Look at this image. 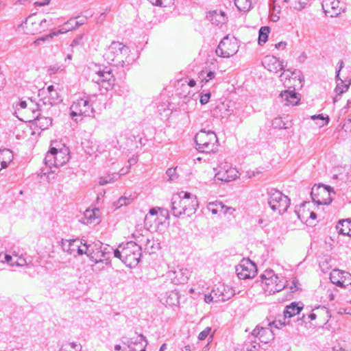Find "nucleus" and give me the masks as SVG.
Returning a JSON list of instances; mask_svg holds the SVG:
<instances>
[{
    "instance_id": "24",
    "label": "nucleus",
    "mask_w": 351,
    "mask_h": 351,
    "mask_svg": "<svg viewBox=\"0 0 351 351\" xmlns=\"http://www.w3.org/2000/svg\"><path fill=\"white\" fill-rule=\"evenodd\" d=\"M158 298L160 302L166 306H173L179 304L178 293L174 291L160 293Z\"/></svg>"
},
{
    "instance_id": "35",
    "label": "nucleus",
    "mask_w": 351,
    "mask_h": 351,
    "mask_svg": "<svg viewBox=\"0 0 351 351\" xmlns=\"http://www.w3.org/2000/svg\"><path fill=\"white\" fill-rule=\"evenodd\" d=\"M287 4V7L296 10H302L307 3V0H283Z\"/></svg>"
},
{
    "instance_id": "40",
    "label": "nucleus",
    "mask_w": 351,
    "mask_h": 351,
    "mask_svg": "<svg viewBox=\"0 0 351 351\" xmlns=\"http://www.w3.org/2000/svg\"><path fill=\"white\" fill-rule=\"evenodd\" d=\"M117 180H118L117 174H116V173L109 174V175L101 177L99 178V185L102 186V185H105L108 183H112L114 181H116Z\"/></svg>"
},
{
    "instance_id": "41",
    "label": "nucleus",
    "mask_w": 351,
    "mask_h": 351,
    "mask_svg": "<svg viewBox=\"0 0 351 351\" xmlns=\"http://www.w3.org/2000/svg\"><path fill=\"white\" fill-rule=\"evenodd\" d=\"M53 152H54V156H56V158L58 160H64L65 158V163L69 160L68 150L66 149H58L55 147H53Z\"/></svg>"
},
{
    "instance_id": "12",
    "label": "nucleus",
    "mask_w": 351,
    "mask_h": 351,
    "mask_svg": "<svg viewBox=\"0 0 351 351\" xmlns=\"http://www.w3.org/2000/svg\"><path fill=\"white\" fill-rule=\"evenodd\" d=\"M236 272L240 279L252 278L257 272L256 265L249 258H243L236 267Z\"/></svg>"
},
{
    "instance_id": "8",
    "label": "nucleus",
    "mask_w": 351,
    "mask_h": 351,
    "mask_svg": "<svg viewBox=\"0 0 351 351\" xmlns=\"http://www.w3.org/2000/svg\"><path fill=\"white\" fill-rule=\"evenodd\" d=\"M71 117L75 116L93 117L95 110L90 104L88 99L81 98L73 101L71 108Z\"/></svg>"
},
{
    "instance_id": "44",
    "label": "nucleus",
    "mask_w": 351,
    "mask_h": 351,
    "mask_svg": "<svg viewBox=\"0 0 351 351\" xmlns=\"http://www.w3.org/2000/svg\"><path fill=\"white\" fill-rule=\"evenodd\" d=\"M200 75L202 77V81L207 83L210 80H213V78H215V73L214 71H202L200 73Z\"/></svg>"
},
{
    "instance_id": "59",
    "label": "nucleus",
    "mask_w": 351,
    "mask_h": 351,
    "mask_svg": "<svg viewBox=\"0 0 351 351\" xmlns=\"http://www.w3.org/2000/svg\"><path fill=\"white\" fill-rule=\"evenodd\" d=\"M162 1L163 3L162 7H168L174 4V0H162Z\"/></svg>"
},
{
    "instance_id": "54",
    "label": "nucleus",
    "mask_w": 351,
    "mask_h": 351,
    "mask_svg": "<svg viewBox=\"0 0 351 351\" xmlns=\"http://www.w3.org/2000/svg\"><path fill=\"white\" fill-rule=\"evenodd\" d=\"M209 205L210 206H215V208H217V210L220 212L225 208V205L221 202L210 203Z\"/></svg>"
},
{
    "instance_id": "48",
    "label": "nucleus",
    "mask_w": 351,
    "mask_h": 351,
    "mask_svg": "<svg viewBox=\"0 0 351 351\" xmlns=\"http://www.w3.org/2000/svg\"><path fill=\"white\" fill-rule=\"evenodd\" d=\"M166 174L169 177V180H174L178 178L176 170L173 168H169L166 171Z\"/></svg>"
},
{
    "instance_id": "21",
    "label": "nucleus",
    "mask_w": 351,
    "mask_h": 351,
    "mask_svg": "<svg viewBox=\"0 0 351 351\" xmlns=\"http://www.w3.org/2000/svg\"><path fill=\"white\" fill-rule=\"evenodd\" d=\"M32 110L33 118L34 124L40 129L44 130L47 129L52 123V119L49 117H45L38 113V108L34 109L33 107H29Z\"/></svg>"
},
{
    "instance_id": "64",
    "label": "nucleus",
    "mask_w": 351,
    "mask_h": 351,
    "mask_svg": "<svg viewBox=\"0 0 351 351\" xmlns=\"http://www.w3.org/2000/svg\"><path fill=\"white\" fill-rule=\"evenodd\" d=\"M106 14L104 12L101 13L99 16L97 18V23H101L105 20Z\"/></svg>"
},
{
    "instance_id": "36",
    "label": "nucleus",
    "mask_w": 351,
    "mask_h": 351,
    "mask_svg": "<svg viewBox=\"0 0 351 351\" xmlns=\"http://www.w3.org/2000/svg\"><path fill=\"white\" fill-rule=\"evenodd\" d=\"M350 82L348 84H345L343 80H341L340 83H338L335 91L336 95L334 97V103L337 102L339 99L341 94L346 92L350 86Z\"/></svg>"
},
{
    "instance_id": "52",
    "label": "nucleus",
    "mask_w": 351,
    "mask_h": 351,
    "mask_svg": "<svg viewBox=\"0 0 351 351\" xmlns=\"http://www.w3.org/2000/svg\"><path fill=\"white\" fill-rule=\"evenodd\" d=\"M131 200L132 199L130 198H128L126 197H121L118 200V204L119 206H125L130 204Z\"/></svg>"
},
{
    "instance_id": "25",
    "label": "nucleus",
    "mask_w": 351,
    "mask_h": 351,
    "mask_svg": "<svg viewBox=\"0 0 351 351\" xmlns=\"http://www.w3.org/2000/svg\"><path fill=\"white\" fill-rule=\"evenodd\" d=\"M265 68L272 73H278L283 69L281 62L274 56H266L263 62Z\"/></svg>"
},
{
    "instance_id": "38",
    "label": "nucleus",
    "mask_w": 351,
    "mask_h": 351,
    "mask_svg": "<svg viewBox=\"0 0 351 351\" xmlns=\"http://www.w3.org/2000/svg\"><path fill=\"white\" fill-rule=\"evenodd\" d=\"M73 29H75V27L73 25H71V27H66L64 25L63 27H62L57 32H53L49 35L46 36L45 37L41 38L40 40L45 41L47 38H52L53 36H57L60 34H64L67 32L71 31Z\"/></svg>"
},
{
    "instance_id": "61",
    "label": "nucleus",
    "mask_w": 351,
    "mask_h": 351,
    "mask_svg": "<svg viewBox=\"0 0 351 351\" xmlns=\"http://www.w3.org/2000/svg\"><path fill=\"white\" fill-rule=\"evenodd\" d=\"M287 46L286 42H280L275 45V47L278 49H284Z\"/></svg>"
},
{
    "instance_id": "5",
    "label": "nucleus",
    "mask_w": 351,
    "mask_h": 351,
    "mask_svg": "<svg viewBox=\"0 0 351 351\" xmlns=\"http://www.w3.org/2000/svg\"><path fill=\"white\" fill-rule=\"evenodd\" d=\"M90 77L93 82L101 85L106 90L110 89L114 82V75L108 67L95 65L90 70Z\"/></svg>"
},
{
    "instance_id": "32",
    "label": "nucleus",
    "mask_w": 351,
    "mask_h": 351,
    "mask_svg": "<svg viewBox=\"0 0 351 351\" xmlns=\"http://www.w3.org/2000/svg\"><path fill=\"white\" fill-rule=\"evenodd\" d=\"M302 309V306H300L298 304L295 302H292L289 306H287L284 311L285 318H290L299 314Z\"/></svg>"
},
{
    "instance_id": "10",
    "label": "nucleus",
    "mask_w": 351,
    "mask_h": 351,
    "mask_svg": "<svg viewBox=\"0 0 351 351\" xmlns=\"http://www.w3.org/2000/svg\"><path fill=\"white\" fill-rule=\"evenodd\" d=\"M215 178L218 180L228 182L239 177V171L227 162H221L217 169Z\"/></svg>"
},
{
    "instance_id": "56",
    "label": "nucleus",
    "mask_w": 351,
    "mask_h": 351,
    "mask_svg": "<svg viewBox=\"0 0 351 351\" xmlns=\"http://www.w3.org/2000/svg\"><path fill=\"white\" fill-rule=\"evenodd\" d=\"M82 36H80L79 37H77V38L74 39L71 44V46L72 47H74L77 45H82Z\"/></svg>"
},
{
    "instance_id": "23",
    "label": "nucleus",
    "mask_w": 351,
    "mask_h": 351,
    "mask_svg": "<svg viewBox=\"0 0 351 351\" xmlns=\"http://www.w3.org/2000/svg\"><path fill=\"white\" fill-rule=\"evenodd\" d=\"M299 95H300L298 93H295V89H293L282 92L280 95V97L281 98L282 101L284 102L285 105L295 106L297 105L300 100Z\"/></svg>"
},
{
    "instance_id": "43",
    "label": "nucleus",
    "mask_w": 351,
    "mask_h": 351,
    "mask_svg": "<svg viewBox=\"0 0 351 351\" xmlns=\"http://www.w3.org/2000/svg\"><path fill=\"white\" fill-rule=\"evenodd\" d=\"M272 125L274 128L278 129H287L289 126L284 122L282 118H276L272 121Z\"/></svg>"
},
{
    "instance_id": "11",
    "label": "nucleus",
    "mask_w": 351,
    "mask_h": 351,
    "mask_svg": "<svg viewBox=\"0 0 351 351\" xmlns=\"http://www.w3.org/2000/svg\"><path fill=\"white\" fill-rule=\"evenodd\" d=\"M132 237L134 239L132 243L138 245L141 250L143 248L145 251H147L149 254L155 253L160 248L159 243L145 236L138 230L132 234Z\"/></svg>"
},
{
    "instance_id": "50",
    "label": "nucleus",
    "mask_w": 351,
    "mask_h": 351,
    "mask_svg": "<svg viewBox=\"0 0 351 351\" xmlns=\"http://www.w3.org/2000/svg\"><path fill=\"white\" fill-rule=\"evenodd\" d=\"M211 332V328L210 327H206L204 330H202L198 335V339L199 340H204L208 335Z\"/></svg>"
},
{
    "instance_id": "17",
    "label": "nucleus",
    "mask_w": 351,
    "mask_h": 351,
    "mask_svg": "<svg viewBox=\"0 0 351 351\" xmlns=\"http://www.w3.org/2000/svg\"><path fill=\"white\" fill-rule=\"evenodd\" d=\"M167 276L171 280V283L175 285L184 284L189 279V271L186 268L178 267L175 270L169 271Z\"/></svg>"
},
{
    "instance_id": "57",
    "label": "nucleus",
    "mask_w": 351,
    "mask_h": 351,
    "mask_svg": "<svg viewBox=\"0 0 351 351\" xmlns=\"http://www.w3.org/2000/svg\"><path fill=\"white\" fill-rule=\"evenodd\" d=\"M130 166L125 167V168H122L119 173H117V176H118V179L120 178V176H123V175H125L126 173H128L130 171Z\"/></svg>"
},
{
    "instance_id": "63",
    "label": "nucleus",
    "mask_w": 351,
    "mask_h": 351,
    "mask_svg": "<svg viewBox=\"0 0 351 351\" xmlns=\"http://www.w3.org/2000/svg\"><path fill=\"white\" fill-rule=\"evenodd\" d=\"M27 264V261L25 258H19V260L16 262V265L19 266H23Z\"/></svg>"
},
{
    "instance_id": "46",
    "label": "nucleus",
    "mask_w": 351,
    "mask_h": 351,
    "mask_svg": "<svg viewBox=\"0 0 351 351\" xmlns=\"http://www.w3.org/2000/svg\"><path fill=\"white\" fill-rule=\"evenodd\" d=\"M88 246H94L93 247V255L94 257H97V253L99 251V249L102 248V243L100 241L94 242L93 243L88 244Z\"/></svg>"
},
{
    "instance_id": "13",
    "label": "nucleus",
    "mask_w": 351,
    "mask_h": 351,
    "mask_svg": "<svg viewBox=\"0 0 351 351\" xmlns=\"http://www.w3.org/2000/svg\"><path fill=\"white\" fill-rule=\"evenodd\" d=\"M332 284L339 287H346L351 285V274L339 269H333L330 275Z\"/></svg>"
},
{
    "instance_id": "62",
    "label": "nucleus",
    "mask_w": 351,
    "mask_h": 351,
    "mask_svg": "<svg viewBox=\"0 0 351 351\" xmlns=\"http://www.w3.org/2000/svg\"><path fill=\"white\" fill-rule=\"evenodd\" d=\"M50 1H51V0H44V1H43V2L37 1V2L34 3V5L36 6H44V5L49 4Z\"/></svg>"
},
{
    "instance_id": "9",
    "label": "nucleus",
    "mask_w": 351,
    "mask_h": 351,
    "mask_svg": "<svg viewBox=\"0 0 351 351\" xmlns=\"http://www.w3.org/2000/svg\"><path fill=\"white\" fill-rule=\"evenodd\" d=\"M238 51L236 39H230L228 36H225L219 43L215 53L218 56L229 58L234 55Z\"/></svg>"
},
{
    "instance_id": "6",
    "label": "nucleus",
    "mask_w": 351,
    "mask_h": 351,
    "mask_svg": "<svg viewBox=\"0 0 351 351\" xmlns=\"http://www.w3.org/2000/svg\"><path fill=\"white\" fill-rule=\"evenodd\" d=\"M332 194H335L333 188L323 184L314 185L311 193L313 202L317 205H328L331 203L333 199Z\"/></svg>"
},
{
    "instance_id": "60",
    "label": "nucleus",
    "mask_w": 351,
    "mask_h": 351,
    "mask_svg": "<svg viewBox=\"0 0 351 351\" xmlns=\"http://www.w3.org/2000/svg\"><path fill=\"white\" fill-rule=\"evenodd\" d=\"M152 5L162 7L163 3L162 0H148Z\"/></svg>"
},
{
    "instance_id": "33",
    "label": "nucleus",
    "mask_w": 351,
    "mask_h": 351,
    "mask_svg": "<svg viewBox=\"0 0 351 351\" xmlns=\"http://www.w3.org/2000/svg\"><path fill=\"white\" fill-rule=\"evenodd\" d=\"M61 101L60 98L58 93L56 91H52L51 93H48L47 97H45L43 99V104L45 105H51L53 106L57 104Z\"/></svg>"
},
{
    "instance_id": "27",
    "label": "nucleus",
    "mask_w": 351,
    "mask_h": 351,
    "mask_svg": "<svg viewBox=\"0 0 351 351\" xmlns=\"http://www.w3.org/2000/svg\"><path fill=\"white\" fill-rule=\"evenodd\" d=\"M56 157V156H54V152H53V147H51V149L47 153L46 156L45 158V162L46 165L49 166V168H51L52 166L59 167L62 166L64 164H65V159L58 160Z\"/></svg>"
},
{
    "instance_id": "3",
    "label": "nucleus",
    "mask_w": 351,
    "mask_h": 351,
    "mask_svg": "<svg viewBox=\"0 0 351 351\" xmlns=\"http://www.w3.org/2000/svg\"><path fill=\"white\" fill-rule=\"evenodd\" d=\"M197 149L205 153L215 152L218 149V139L214 132L200 130L195 136Z\"/></svg>"
},
{
    "instance_id": "42",
    "label": "nucleus",
    "mask_w": 351,
    "mask_h": 351,
    "mask_svg": "<svg viewBox=\"0 0 351 351\" xmlns=\"http://www.w3.org/2000/svg\"><path fill=\"white\" fill-rule=\"evenodd\" d=\"M311 119L318 120L319 122L317 124L320 128L327 125L329 122L328 117H324L322 114L313 115L311 117Z\"/></svg>"
},
{
    "instance_id": "58",
    "label": "nucleus",
    "mask_w": 351,
    "mask_h": 351,
    "mask_svg": "<svg viewBox=\"0 0 351 351\" xmlns=\"http://www.w3.org/2000/svg\"><path fill=\"white\" fill-rule=\"evenodd\" d=\"M298 280L295 278H293V281H292V286L290 287V289L292 291H294L295 290H298Z\"/></svg>"
},
{
    "instance_id": "7",
    "label": "nucleus",
    "mask_w": 351,
    "mask_h": 351,
    "mask_svg": "<svg viewBox=\"0 0 351 351\" xmlns=\"http://www.w3.org/2000/svg\"><path fill=\"white\" fill-rule=\"evenodd\" d=\"M268 204L274 212L282 214L289 208L290 199L280 191L271 189L269 193Z\"/></svg>"
},
{
    "instance_id": "1",
    "label": "nucleus",
    "mask_w": 351,
    "mask_h": 351,
    "mask_svg": "<svg viewBox=\"0 0 351 351\" xmlns=\"http://www.w3.org/2000/svg\"><path fill=\"white\" fill-rule=\"evenodd\" d=\"M142 255L141 249L132 241L125 245H120L114 250V256L119 258L127 267H134L140 262Z\"/></svg>"
},
{
    "instance_id": "55",
    "label": "nucleus",
    "mask_w": 351,
    "mask_h": 351,
    "mask_svg": "<svg viewBox=\"0 0 351 351\" xmlns=\"http://www.w3.org/2000/svg\"><path fill=\"white\" fill-rule=\"evenodd\" d=\"M285 323H282L280 320H275L271 323L269 324L270 327H274L276 328H280L282 326H284Z\"/></svg>"
},
{
    "instance_id": "2",
    "label": "nucleus",
    "mask_w": 351,
    "mask_h": 351,
    "mask_svg": "<svg viewBox=\"0 0 351 351\" xmlns=\"http://www.w3.org/2000/svg\"><path fill=\"white\" fill-rule=\"evenodd\" d=\"M130 49L122 43L113 41L106 50L104 58L107 62L123 67L129 56Z\"/></svg>"
},
{
    "instance_id": "20",
    "label": "nucleus",
    "mask_w": 351,
    "mask_h": 351,
    "mask_svg": "<svg viewBox=\"0 0 351 351\" xmlns=\"http://www.w3.org/2000/svg\"><path fill=\"white\" fill-rule=\"evenodd\" d=\"M184 202L181 195V192L175 194L171 198V212L175 217H179L181 215H185Z\"/></svg>"
},
{
    "instance_id": "29",
    "label": "nucleus",
    "mask_w": 351,
    "mask_h": 351,
    "mask_svg": "<svg viewBox=\"0 0 351 351\" xmlns=\"http://www.w3.org/2000/svg\"><path fill=\"white\" fill-rule=\"evenodd\" d=\"M216 291L220 292L219 297H221V298H219V300L222 302L228 300L234 294L231 288L227 287L226 289L223 285H220V287L213 289V293H215Z\"/></svg>"
},
{
    "instance_id": "22",
    "label": "nucleus",
    "mask_w": 351,
    "mask_h": 351,
    "mask_svg": "<svg viewBox=\"0 0 351 351\" xmlns=\"http://www.w3.org/2000/svg\"><path fill=\"white\" fill-rule=\"evenodd\" d=\"M206 18L216 26H221L227 22L228 19L225 12L221 10L210 11L207 14Z\"/></svg>"
},
{
    "instance_id": "19",
    "label": "nucleus",
    "mask_w": 351,
    "mask_h": 351,
    "mask_svg": "<svg viewBox=\"0 0 351 351\" xmlns=\"http://www.w3.org/2000/svg\"><path fill=\"white\" fill-rule=\"evenodd\" d=\"M252 335L264 343H268L274 339V333L270 328L256 326L252 330Z\"/></svg>"
},
{
    "instance_id": "31",
    "label": "nucleus",
    "mask_w": 351,
    "mask_h": 351,
    "mask_svg": "<svg viewBox=\"0 0 351 351\" xmlns=\"http://www.w3.org/2000/svg\"><path fill=\"white\" fill-rule=\"evenodd\" d=\"M13 154L12 152L10 149H5L3 150L0 151V164L1 167H7L8 165L13 160Z\"/></svg>"
},
{
    "instance_id": "18",
    "label": "nucleus",
    "mask_w": 351,
    "mask_h": 351,
    "mask_svg": "<svg viewBox=\"0 0 351 351\" xmlns=\"http://www.w3.org/2000/svg\"><path fill=\"white\" fill-rule=\"evenodd\" d=\"M123 343L127 345L130 351H136V349L134 347V346H138L140 348L139 351H145L147 341L146 338L143 335H137L136 337H123Z\"/></svg>"
},
{
    "instance_id": "4",
    "label": "nucleus",
    "mask_w": 351,
    "mask_h": 351,
    "mask_svg": "<svg viewBox=\"0 0 351 351\" xmlns=\"http://www.w3.org/2000/svg\"><path fill=\"white\" fill-rule=\"evenodd\" d=\"M261 278L263 289L269 295L279 292L286 287L284 278L280 279L272 270H266Z\"/></svg>"
},
{
    "instance_id": "47",
    "label": "nucleus",
    "mask_w": 351,
    "mask_h": 351,
    "mask_svg": "<svg viewBox=\"0 0 351 351\" xmlns=\"http://www.w3.org/2000/svg\"><path fill=\"white\" fill-rule=\"evenodd\" d=\"M258 344L257 345H252L246 343L243 348H242L241 351H258Z\"/></svg>"
},
{
    "instance_id": "49",
    "label": "nucleus",
    "mask_w": 351,
    "mask_h": 351,
    "mask_svg": "<svg viewBox=\"0 0 351 351\" xmlns=\"http://www.w3.org/2000/svg\"><path fill=\"white\" fill-rule=\"evenodd\" d=\"M158 210H160V208H152L149 210L148 215H146L145 218V221L146 223L151 217L157 216Z\"/></svg>"
},
{
    "instance_id": "26",
    "label": "nucleus",
    "mask_w": 351,
    "mask_h": 351,
    "mask_svg": "<svg viewBox=\"0 0 351 351\" xmlns=\"http://www.w3.org/2000/svg\"><path fill=\"white\" fill-rule=\"evenodd\" d=\"M114 249L106 245L105 246L102 244V248L99 249V251L97 253V257L94 258V261L95 264H99L100 263H103L104 260L108 261L109 259L108 255H110L112 252H114Z\"/></svg>"
},
{
    "instance_id": "14",
    "label": "nucleus",
    "mask_w": 351,
    "mask_h": 351,
    "mask_svg": "<svg viewBox=\"0 0 351 351\" xmlns=\"http://www.w3.org/2000/svg\"><path fill=\"white\" fill-rule=\"evenodd\" d=\"M181 195L184 202L185 215L191 217L196 212L199 204L195 195H193L190 193L181 191Z\"/></svg>"
},
{
    "instance_id": "51",
    "label": "nucleus",
    "mask_w": 351,
    "mask_h": 351,
    "mask_svg": "<svg viewBox=\"0 0 351 351\" xmlns=\"http://www.w3.org/2000/svg\"><path fill=\"white\" fill-rule=\"evenodd\" d=\"M95 212H99L98 209L93 210H86L85 212V217L86 219L92 221L93 219L95 218Z\"/></svg>"
},
{
    "instance_id": "53",
    "label": "nucleus",
    "mask_w": 351,
    "mask_h": 351,
    "mask_svg": "<svg viewBox=\"0 0 351 351\" xmlns=\"http://www.w3.org/2000/svg\"><path fill=\"white\" fill-rule=\"evenodd\" d=\"M210 97V93L202 95L201 97H200V103L202 105L206 104L208 102Z\"/></svg>"
},
{
    "instance_id": "37",
    "label": "nucleus",
    "mask_w": 351,
    "mask_h": 351,
    "mask_svg": "<svg viewBox=\"0 0 351 351\" xmlns=\"http://www.w3.org/2000/svg\"><path fill=\"white\" fill-rule=\"evenodd\" d=\"M270 32V28L267 26L261 27L259 29V36H258V43L259 45H262L263 43H265L268 38V35Z\"/></svg>"
},
{
    "instance_id": "34",
    "label": "nucleus",
    "mask_w": 351,
    "mask_h": 351,
    "mask_svg": "<svg viewBox=\"0 0 351 351\" xmlns=\"http://www.w3.org/2000/svg\"><path fill=\"white\" fill-rule=\"evenodd\" d=\"M254 0H234V4L241 12L249 11L253 5Z\"/></svg>"
},
{
    "instance_id": "16",
    "label": "nucleus",
    "mask_w": 351,
    "mask_h": 351,
    "mask_svg": "<svg viewBox=\"0 0 351 351\" xmlns=\"http://www.w3.org/2000/svg\"><path fill=\"white\" fill-rule=\"evenodd\" d=\"M322 5L325 14L330 17H336L343 11L338 0H323Z\"/></svg>"
},
{
    "instance_id": "15",
    "label": "nucleus",
    "mask_w": 351,
    "mask_h": 351,
    "mask_svg": "<svg viewBox=\"0 0 351 351\" xmlns=\"http://www.w3.org/2000/svg\"><path fill=\"white\" fill-rule=\"evenodd\" d=\"M82 244V240L79 239L62 240L61 243L62 250L69 254L76 256L82 255L83 252L80 250V245Z\"/></svg>"
},
{
    "instance_id": "39",
    "label": "nucleus",
    "mask_w": 351,
    "mask_h": 351,
    "mask_svg": "<svg viewBox=\"0 0 351 351\" xmlns=\"http://www.w3.org/2000/svg\"><path fill=\"white\" fill-rule=\"evenodd\" d=\"M93 246H88L87 241L85 240H82V244L80 245V250L83 252V254H86L90 257L91 261H94V256L93 255Z\"/></svg>"
},
{
    "instance_id": "28",
    "label": "nucleus",
    "mask_w": 351,
    "mask_h": 351,
    "mask_svg": "<svg viewBox=\"0 0 351 351\" xmlns=\"http://www.w3.org/2000/svg\"><path fill=\"white\" fill-rule=\"evenodd\" d=\"M317 313H311L308 315V318L311 320H314L317 316L323 318V322L326 323L328 321L330 317V315L327 308L324 306H319L316 308Z\"/></svg>"
},
{
    "instance_id": "30",
    "label": "nucleus",
    "mask_w": 351,
    "mask_h": 351,
    "mask_svg": "<svg viewBox=\"0 0 351 351\" xmlns=\"http://www.w3.org/2000/svg\"><path fill=\"white\" fill-rule=\"evenodd\" d=\"M337 230L339 234L351 237V220L339 221L337 225Z\"/></svg>"
},
{
    "instance_id": "45",
    "label": "nucleus",
    "mask_w": 351,
    "mask_h": 351,
    "mask_svg": "<svg viewBox=\"0 0 351 351\" xmlns=\"http://www.w3.org/2000/svg\"><path fill=\"white\" fill-rule=\"evenodd\" d=\"M68 347H70L71 348L76 350V351H79L81 350L82 348V346L80 345H78L75 342H71V343H69L66 345H64L60 350V351H66V350H67Z\"/></svg>"
}]
</instances>
